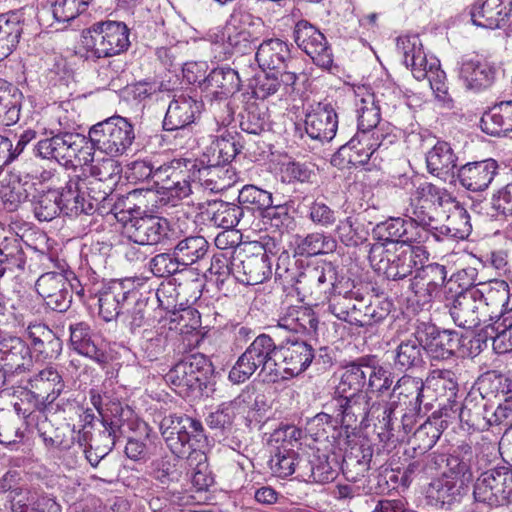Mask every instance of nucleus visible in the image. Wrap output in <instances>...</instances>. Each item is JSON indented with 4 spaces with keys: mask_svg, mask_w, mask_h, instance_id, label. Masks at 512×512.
I'll use <instances>...</instances> for the list:
<instances>
[{
    "mask_svg": "<svg viewBox=\"0 0 512 512\" xmlns=\"http://www.w3.org/2000/svg\"><path fill=\"white\" fill-rule=\"evenodd\" d=\"M278 352L279 345L272 337L264 333L258 335L231 368L229 380L234 384L244 383L260 369L259 375H264L269 382H277L280 375Z\"/></svg>",
    "mask_w": 512,
    "mask_h": 512,
    "instance_id": "nucleus-1",
    "label": "nucleus"
},
{
    "mask_svg": "<svg viewBox=\"0 0 512 512\" xmlns=\"http://www.w3.org/2000/svg\"><path fill=\"white\" fill-rule=\"evenodd\" d=\"M81 45L88 60L117 56L130 46L129 29L123 22H96L82 31Z\"/></svg>",
    "mask_w": 512,
    "mask_h": 512,
    "instance_id": "nucleus-2",
    "label": "nucleus"
},
{
    "mask_svg": "<svg viewBox=\"0 0 512 512\" xmlns=\"http://www.w3.org/2000/svg\"><path fill=\"white\" fill-rule=\"evenodd\" d=\"M397 50L403 55L404 63L411 69L414 78L419 81L427 79L435 96L440 100H446V74L440 68V61L434 56L428 57L423 51L420 39L416 36L399 37Z\"/></svg>",
    "mask_w": 512,
    "mask_h": 512,
    "instance_id": "nucleus-3",
    "label": "nucleus"
},
{
    "mask_svg": "<svg viewBox=\"0 0 512 512\" xmlns=\"http://www.w3.org/2000/svg\"><path fill=\"white\" fill-rule=\"evenodd\" d=\"M425 254L421 246L393 245L388 248L383 243H375L370 247L368 258L379 275L397 281L409 276L418 265L417 259Z\"/></svg>",
    "mask_w": 512,
    "mask_h": 512,
    "instance_id": "nucleus-4",
    "label": "nucleus"
},
{
    "mask_svg": "<svg viewBox=\"0 0 512 512\" xmlns=\"http://www.w3.org/2000/svg\"><path fill=\"white\" fill-rule=\"evenodd\" d=\"M88 136L92 148L117 157L130 149L135 140V130L128 119L117 115L93 125Z\"/></svg>",
    "mask_w": 512,
    "mask_h": 512,
    "instance_id": "nucleus-5",
    "label": "nucleus"
},
{
    "mask_svg": "<svg viewBox=\"0 0 512 512\" xmlns=\"http://www.w3.org/2000/svg\"><path fill=\"white\" fill-rule=\"evenodd\" d=\"M36 291L47 308L56 312H66L72 303V295L84 296V288L72 271H50L41 274L36 283Z\"/></svg>",
    "mask_w": 512,
    "mask_h": 512,
    "instance_id": "nucleus-6",
    "label": "nucleus"
},
{
    "mask_svg": "<svg viewBox=\"0 0 512 512\" xmlns=\"http://www.w3.org/2000/svg\"><path fill=\"white\" fill-rule=\"evenodd\" d=\"M195 160L173 159L157 167L155 172V185L161 195L173 206L192 193V184H195L193 168Z\"/></svg>",
    "mask_w": 512,
    "mask_h": 512,
    "instance_id": "nucleus-7",
    "label": "nucleus"
},
{
    "mask_svg": "<svg viewBox=\"0 0 512 512\" xmlns=\"http://www.w3.org/2000/svg\"><path fill=\"white\" fill-rule=\"evenodd\" d=\"M200 421L187 415L170 414L160 422V432L172 454L183 457L192 449L191 441L201 436Z\"/></svg>",
    "mask_w": 512,
    "mask_h": 512,
    "instance_id": "nucleus-8",
    "label": "nucleus"
},
{
    "mask_svg": "<svg viewBox=\"0 0 512 512\" xmlns=\"http://www.w3.org/2000/svg\"><path fill=\"white\" fill-rule=\"evenodd\" d=\"M249 16L233 15L222 31L210 34L212 44L223 47V53H238L241 56L251 53L258 37L251 31Z\"/></svg>",
    "mask_w": 512,
    "mask_h": 512,
    "instance_id": "nucleus-9",
    "label": "nucleus"
},
{
    "mask_svg": "<svg viewBox=\"0 0 512 512\" xmlns=\"http://www.w3.org/2000/svg\"><path fill=\"white\" fill-rule=\"evenodd\" d=\"M476 501L490 506H502L512 502V470L498 467L483 472L477 479L474 491Z\"/></svg>",
    "mask_w": 512,
    "mask_h": 512,
    "instance_id": "nucleus-10",
    "label": "nucleus"
},
{
    "mask_svg": "<svg viewBox=\"0 0 512 512\" xmlns=\"http://www.w3.org/2000/svg\"><path fill=\"white\" fill-rule=\"evenodd\" d=\"M213 372L209 358L197 353L185 357L166 374V381L177 388L201 390Z\"/></svg>",
    "mask_w": 512,
    "mask_h": 512,
    "instance_id": "nucleus-11",
    "label": "nucleus"
},
{
    "mask_svg": "<svg viewBox=\"0 0 512 512\" xmlns=\"http://www.w3.org/2000/svg\"><path fill=\"white\" fill-rule=\"evenodd\" d=\"M293 40L320 68L330 69L333 54L321 31L305 19L297 21L293 28Z\"/></svg>",
    "mask_w": 512,
    "mask_h": 512,
    "instance_id": "nucleus-12",
    "label": "nucleus"
},
{
    "mask_svg": "<svg viewBox=\"0 0 512 512\" xmlns=\"http://www.w3.org/2000/svg\"><path fill=\"white\" fill-rule=\"evenodd\" d=\"M31 366V349L24 340L16 336L0 340V389L10 377L29 370Z\"/></svg>",
    "mask_w": 512,
    "mask_h": 512,
    "instance_id": "nucleus-13",
    "label": "nucleus"
},
{
    "mask_svg": "<svg viewBox=\"0 0 512 512\" xmlns=\"http://www.w3.org/2000/svg\"><path fill=\"white\" fill-rule=\"evenodd\" d=\"M232 275L245 285H257L269 279L272 275V261L267 249L252 254L240 252L233 256Z\"/></svg>",
    "mask_w": 512,
    "mask_h": 512,
    "instance_id": "nucleus-14",
    "label": "nucleus"
},
{
    "mask_svg": "<svg viewBox=\"0 0 512 512\" xmlns=\"http://www.w3.org/2000/svg\"><path fill=\"white\" fill-rule=\"evenodd\" d=\"M86 144V137L81 134L60 132L40 140L37 144V153L44 159H55L58 163L66 165L79 156Z\"/></svg>",
    "mask_w": 512,
    "mask_h": 512,
    "instance_id": "nucleus-15",
    "label": "nucleus"
},
{
    "mask_svg": "<svg viewBox=\"0 0 512 512\" xmlns=\"http://www.w3.org/2000/svg\"><path fill=\"white\" fill-rule=\"evenodd\" d=\"M417 335H420L424 350L433 359H448L461 346V338L456 331L439 330L433 324L422 323L419 325Z\"/></svg>",
    "mask_w": 512,
    "mask_h": 512,
    "instance_id": "nucleus-16",
    "label": "nucleus"
},
{
    "mask_svg": "<svg viewBox=\"0 0 512 512\" xmlns=\"http://www.w3.org/2000/svg\"><path fill=\"white\" fill-rule=\"evenodd\" d=\"M136 296L137 292L126 289L121 281L108 283L98 293L99 315L106 322L119 319L124 309L135 302Z\"/></svg>",
    "mask_w": 512,
    "mask_h": 512,
    "instance_id": "nucleus-17",
    "label": "nucleus"
},
{
    "mask_svg": "<svg viewBox=\"0 0 512 512\" xmlns=\"http://www.w3.org/2000/svg\"><path fill=\"white\" fill-rule=\"evenodd\" d=\"M338 117L329 103H317L305 116V132L312 139L321 143L330 142L336 135Z\"/></svg>",
    "mask_w": 512,
    "mask_h": 512,
    "instance_id": "nucleus-18",
    "label": "nucleus"
},
{
    "mask_svg": "<svg viewBox=\"0 0 512 512\" xmlns=\"http://www.w3.org/2000/svg\"><path fill=\"white\" fill-rule=\"evenodd\" d=\"M314 358V349L305 341H293L279 345V379L297 376L304 372Z\"/></svg>",
    "mask_w": 512,
    "mask_h": 512,
    "instance_id": "nucleus-19",
    "label": "nucleus"
},
{
    "mask_svg": "<svg viewBox=\"0 0 512 512\" xmlns=\"http://www.w3.org/2000/svg\"><path fill=\"white\" fill-rule=\"evenodd\" d=\"M170 223L156 215H142L127 225L126 233L130 240L142 246L156 245L169 237Z\"/></svg>",
    "mask_w": 512,
    "mask_h": 512,
    "instance_id": "nucleus-20",
    "label": "nucleus"
},
{
    "mask_svg": "<svg viewBox=\"0 0 512 512\" xmlns=\"http://www.w3.org/2000/svg\"><path fill=\"white\" fill-rule=\"evenodd\" d=\"M0 183V199L9 212L17 211L22 204L30 201L36 192V183L30 181L28 176L22 177L15 171H8Z\"/></svg>",
    "mask_w": 512,
    "mask_h": 512,
    "instance_id": "nucleus-21",
    "label": "nucleus"
},
{
    "mask_svg": "<svg viewBox=\"0 0 512 512\" xmlns=\"http://www.w3.org/2000/svg\"><path fill=\"white\" fill-rule=\"evenodd\" d=\"M27 388L37 405H52L64 392L65 383L55 368L46 367L29 379Z\"/></svg>",
    "mask_w": 512,
    "mask_h": 512,
    "instance_id": "nucleus-22",
    "label": "nucleus"
},
{
    "mask_svg": "<svg viewBox=\"0 0 512 512\" xmlns=\"http://www.w3.org/2000/svg\"><path fill=\"white\" fill-rule=\"evenodd\" d=\"M412 222H408L401 217H391L383 222L378 223L373 228V236L384 242L397 245H405L407 243H425L428 242L427 233L414 232Z\"/></svg>",
    "mask_w": 512,
    "mask_h": 512,
    "instance_id": "nucleus-23",
    "label": "nucleus"
},
{
    "mask_svg": "<svg viewBox=\"0 0 512 512\" xmlns=\"http://www.w3.org/2000/svg\"><path fill=\"white\" fill-rule=\"evenodd\" d=\"M487 412L485 406L475 404L472 400H466L462 405L453 401L450 404H444L438 411L433 412V417L435 418L438 413L439 418H445L441 421V424L445 423L446 425L448 420L458 418L469 428L484 430L491 426L488 424L490 415Z\"/></svg>",
    "mask_w": 512,
    "mask_h": 512,
    "instance_id": "nucleus-24",
    "label": "nucleus"
},
{
    "mask_svg": "<svg viewBox=\"0 0 512 512\" xmlns=\"http://www.w3.org/2000/svg\"><path fill=\"white\" fill-rule=\"evenodd\" d=\"M482 294L479 289H470L459 293L449 308L454 323L464 329L477 327L480 322Z\"/></svg>",
    "mask_w": 512,
    "mask_h": 512,
    "instance_id": "nucleus-25",
    "label": "nucleus"
},
{
    "mask_svg": "<svg viewBox=\"0 0 512 512\" xmlns=\"http://www.w3.org/2000/svg\"><path fill=\"white\" fill-rule=\"evenodd\" d=\"M195 184L198 183L204 189L218 193L230 188L237 179L235 171L228 165L213 162L204 166L195 160L193 168Z\"/></svg>",
    "mask_w": 512,
    "mask_h": 512,
    "instance_id": "nucleus-26",
    "label": "nucleus"
},
{
    "mask_svg": "<svg viewBox=\"0 0 512 512\" xmlns=\"http://www.w3.org/2000/svg\"><path fill=\"white\" fill-rule=\"evenodd\" d=\"M241 76L239 71L230 67L213 69L201 83L205 98L226 99L240 90Z\"/></svg>",
    "mask_w": 512,
    "mask_h": 512,
    "instance_id": "nucleus-27",
    "label": "nucleus"
},
{
    "mask_svg": "<svg viewBox=\"0 0 512 512\" xmlns=\"http://www.w3.org/2000/svg\"><path fill=\"white\" fill-rule=\"evenodd\" d=\"M201 107L200 102L188 95L181 94L175 97L167 108L163 120L164 130L174 131L186 128L195 121Z\"/></svg>",
    "mask_w": 512,
    "mask_h": 512,
    "instance_id": "nucleus-28",
    "label": "nucleus"
},
{
    "mask_svg": "<svg viewBox=\"0 0 512 512\" xmlns=\"http://www.w3.org/2000/svg\"><path fill=\"white\" fill-rule=\"evenodd\" d=\"M254 59L263 70L287 68L291 61L290 45L279 38L265 39L258 45Z\"/></svg>",
    "mask_w": 512,
    "mask_h": 512,
    "instance_id": "nucleus-29",
    "label": "nucleus"
},
{
    "mask_svg": "<svg viewBox=\"0 0 512 512\" xmlns=\"http://www.w3.org/2000/svg\"><path fill=\"white\" fill-rule=\"evenodd\" d=\"M497 163L493 159L467 163L458 170V179L463 187L471 191H483L496 174Z\"/></svg>",
    "mask_w": 512,
    "mask_h": 512,
    "instance_id": "nucleus-30",
    "label": "nucleus"
},
{
    "mask_svg": "<svg viewBox=\"0 0 512 512\" xmlns=\"http://www.w3.org/2000/svg\"><path fill=\"white\" fill-rule=\"evenodd\" d=\"M336 281V269L330 262H319L306 265L299 273L297 284L302 289H310L311 293L326 292Z\"/></svg>",
    "mask_w": 512,
    "mask_h": 512,
    "instance_id": "nucleus-31",
    "label": "nucleus"
},
{
    "mask_svg": "<svg viewBox=\"0 0 512 512\" xmlns=\"http://www.w3.org/2000/svg\"><path fill=\"white\" fill-rule=\"evenodd\" d=\"M84 182L81 176L70 178L69 181L59 190L61 213L69 217H76L80 214H92L93 207L87 204L84 194Z\"/></svg>",
    "mask_w": 512,
    "mask_h": 512,
    "instance_id": "nucleus-32",
    "label": "nucleus"
},
{
    "mask_svg": "<svg viewBox=\"0 0 512 512\" xmlns=\"http://www.w3.org/2000/svg\"><path fill=\"white\" fill-rule=\"evenodd\" d=\"M368 393H360L351 397H334L330 403L334 412L340 417L341 426L346 429L357 422H366Z\"/></svg>",
    "mask_w": 512,
    "mask_h": 512,
    "instance_id": "nucleus-33",
    "label": "nucleus"
},
{
    "mask_svg": "<svg viewBox=\"0 0 512 512\" xmlns=\"http://www.w3.org/2000/svg\"><path fill=\"white\" fill-rule=\"evenodd\" d=\"M338 159L347 164L358 166L367 164L369 160L375 163L377 156L369 138L365 136V133L357 131L353 138L338 149L333 162L336 163Z\"/></svg>",
    "mask_w": 512,
    "mask_h": 512,
    "instance_id": "nucleus-34",
    "label": "nucleus"
},
{
    "mask_svg": "<svg viewBox=\"0 0 512 512\" xmlns=\"http://www.w3.org/2000/svg\"><path fill=\"white\" fill-rule=\"evenodd\" d=\"M27 334L31 340V351L39 360L57 358L62 351V342L53 331L43 324L29 325Z\"/></svg>",
    "mask_w": 512,
    "mask_h": 512,
    "instance_id": "nucleus-35",
    "label": "nucleus"
},
{
    "mask_svg": "<svg viewBox=\"0 0 512 512\" xmlns=\"http://www.w3.org/2000/svg\"><path fill=\"white\" fill-rule=\"evenodd\" d=\"M415 269L416 274L410 284L413 292L419 295L426 294L429 297L436 295L446 281V267L438 263H430Z\"/></svg>",
    "mask_w": 512,
    "mask_h": 512,
    "instance_id": "nucleus-36",
    "label": "nucleus"
},
{
    "mask_svg": "<svg viewBox=\"0 0 512 512\" xmlns=\"http://www.w3.org/2000/svg\"><path fill=\"white\" fill-rule=\"evenodd\" d=\"M354 106L357 114V131L363 132L381 122L380 99L370 90L358 88L355 91Z\"/></svg>",
    "mask_w": 512,
    "mask_h": 512,
    "instance_id": "nucleus-37",
    "label": "nucleus"
},
{
    "mask_svg": "<svg viewBox=\"0 0 512 512\" xmlns=\"http://www.w3.org/2000/svg\"><path fill=\"white\" fill-rule=\"evenodd\" d=\"M70 342L75 351L84 355L98 364H106L108 356L95 342L90 326L85 322L71 324Z\"/></svg>",
    "mask_w": 512,
    "mask_h": 512,
    "instance_id": "nucleus-38",
    "label": "nucleus"
},
{
    "mask_svg": "<svg viewBox=\"0 0 512 512\" xmlns=\"http://www.w3.org/2000/svg\"><path fill=\"white\" fill-rule=\"evenodd\" d=\"M424 383L422 379L411 376L401 377L393 387L390 400H396L397 405H405L412 414H419L422 403Z\"/></svg>",
    "mask_w": 512,
    "mask_h": 512,
    "instance_id": "nucleus-39",
    "label": "nucleus"
},
{
    "mask_svg": "<svg viewBox=\"0 0 512 512\" xmlns=\"http://www.w3.org/2000/svg\"><path fill=\"white\" fill-rule=\"evenodd\" d=\"M252 213L243 206L221 202L213 212L211 222L225 230H233L239 226V230H247L251 226Z\"/></svg>",
    "mask_w": 512,
    "mask_h": 512,
    "instance_id": "nucleus-40",
    "label": "nucleus"
},
{
    "mask_svg": "<svg viewBox=\"0 0 512 512\" xmlns=\"http://www.w3.org/2000/svg\"><path fill=\"white\" fill-rule=\"evenodd\" d=\"M510 10L503 0H483L475 3L470 11L471 20L478 27L495 29L506 20Z\"/></svg>",
    "mask_w": 512,
    "mask_h": 512,
    "instance_id": "nucleus-41",
    "label": "nucleus"
},
{
    "mask_svg": "<svg viewBox=\"0 0 512 512\" xmlns=\"http://www.w3.org/2000/svg\"><path fill=\"white\" fill-rule=\"evenodd\" d=\"M480 127L484 133L495 137L512 131V101L501 102L485 112Z\"/></svg>",
    "mask_w": 512,
    "mask_h": 512,
    "instance_id": "nucleus-42",
    "label": "nucleus"
},
{
    "mask_svg": "<svg viewBox=\"0 0 512 512\" xmlns=\"http://www.w3.org/2000/svg\"><path fill=\"white\" fill-rule=\"evenodd\" d=\"M460 78L468 89L479 91L489 87L495 78V70L487 62L475 58L463 59Z\"/></svg>",
    "mask_w": 512,
    "mask_h": 512,
    "instance_id": "nucleus-43",
    "label": "nucleus"
},
{
    "mask_svg": "<svg viewBox=\"0 0 512 512\" xmlns=\"http://www.w3.org/2000/svg\"><path fill=\"white\" fill-rule=\"evenodd\" d=\"M22 101L20 89L0 78V124L11 126L19 121Z\"/></svg>",
    "mask_w": 512,
    "mask_h": 512,
    "instance_id": "nucleus-44",
    "label": "nucleus"
},
{
    "mask_svg": "<svg viewBox=\"0 0 512 512\" xmlns=\"http://www.w3.org/2000/svg\"><path fill=\"white\" fill-rule=\"evenodd\" d=\"M490 321L484 329L486 338L493 340L496 349L512 351V308L495 316L490 315Z\"/></svg>",
    "mask_w": 512,
    "mask_h": 512,
    "instance_id": "nucleus-45",
    "label": "nucleus"
},
{
    "mask_svg": "<svg viewBox=\"0 0 512 512\" xmlns=\"http://www.w3.org/2000/svg\"><path fill=\"white\" fill-rule=\"evenodd\" d=\"M447 222L434 231L435 241H443L446 238L463 240L468 238L472 231L470 216L458 203L454 205V210L448 215Z\"/></svg>",
    "mask_w": 512,
    "mask_h": 512,
    "instance_id": "nucleus-46",
    "label": "nucleus"
},
{
    "mask_svg": "<svg viewBox=\"0 0 512 512\" xmlns=\"http://www.w3.org/2000/svg\"><path fill=\"white\" fill-rule=\"evenodd\" d=\"M367 381L363 370L362 359L352 362L344 368L340 381L335 388L334 397H351L360 393H368L364 390Z\"/></svg>",
    "mask_w": 512,
    "mask_h": 512,
    "instance_id": "nucleus-47",
    "label": "nucleus"
},
{
    "mask_svg": "<svg viewBox=\"0 0 512 512\" xmlns=\"http://www.w3.org/2000/svg\"><path fill=\"white\" fill-rule=\"evenodd\" d=\"M457 157L447 142H437L426 155L428 171L440 178H446L456 167Z\"/></svg>",
    "mask_w": 512,
    "mask_h": 512,
    "instance_id": "nucleus-48",
    "label": "nucleus"
},
{
    "mask_svg": "<svg viewBox=\"0 0 512 512\" xmlns=\"http://www.w3.org/2000/svg\"><path fill=\"white\" fill-rule=\"evenodd\" d=\"M26 259L18 238H5L0 244V278L16 275L24 269Z\"/></svg>",
    "mask_w": 512,
    "mask_h": 512,
    "instance_id": "nucleus-49",
    "label": "nucleus"
},
{
    "mask_svg": "<svg viewBox=\"0 0 512 512\" xmlns=\"http://www.w3.org/2000/svg\"><path fill=\"white\" fill-rule=\"evenodd\" d=\"M318 324L314 311L306 307L290 308L279 320V327L295 333L315 334Z\"/></svg>",
    "mask_w": 512,
    "mask_h": 512,
    "instance_id": "nucleus-50",
    "label": "nucleus"
},
{
    "mask_svg": "<svg viewBox=\"0 0 512 512\" xmlns=\"http://www.w3.org/2000/svg\"><path fill=\"white\" fill-rule=\"evenodd\" d=\"M59 190H38L30 199L35 218L40 222H49L61 214Z\"/></svg>",
    "mask_w": 512,
    "mask_h": 512,
    "instance_id": "nucleus-51",
    "label": "nucleus"
},
{
    "mask_svg": "<svg viewBox=\"0 0 512 512\" xmlns=\"http://www.w3.org/2000/svg\"><path fill=\"white\" fill-rule=\"evenodd\" d=\"M254 394L252 390H244L230 403L220 405L216 411L207 416V425L211 429L221 431L229 429L235 417L234 409L242 404H249L253 400Z\"/></svg>",
    "mask_w": 512,
    "mask_h": 512,
    "instance_id": "nucleus-52",
    "label": "nucleus"
},
{
    "mask_svg": "<svg viewBox=\"0 0 512 512\" xmlns=\"http://www.w3.org/2000/svg\"><path fill=\"white\" fill-rule=\"evenodd\" d=\"M423 350L424 345L417 335L401 341L395 350L394 364L400 370H408L415 368L423 363Z\"/></svg>",
    "mask_w": 512,
    "mask_h": 512,
    "instance_id": "nucleus-53",
    "label": "nucleus"
},
{
    "mask_svg": "<svg viewBox=\"0 0 512 512\" xmlns=\"http://www.w3.org/2000/svg\"><path fill=\"white\" fill-rule=\"evenodd\" d=\"M142 196V191L133 190L126 196L118 198L110 205L109 212L113 213L117 221L122 222L125 229L132 220L141 217L145 213V205L138 203Z\"/></svg>",
    "mask_w": 512,
    "mask_h": 512,
    "instance_id": "nucleus-54",
    "label": "nucleus"
},
{
    "mask_svg": "<svg viewBox=\"0 0 512 512\" xmlns=\"http://www.w3.org/2000/svg\"><path fill=\"white\" fill-rule=\"evenodd\" d=\"M102 424L104 429L99 432V440H103V445H98L97 440H91L95 457H92V459L89 457V463L93 467H96L110 453L115 445V439L122 434L120 418L108 419L107 416H103Z\"/></svg>",
    "mask_w": 512,
    "mask_h": 512,
    "instance_id": "nucleus-55",
    "label": "nucleus"
},
{
    "mask_svg": "<svg viewBox=\"0 0 512 512\" xmlns=\"http://www.w3.org/2000/svg\"><path fill=\"white\" fill-rule=\"evenodd\" d=\"M466 487L463 481L451 478V476L445 472L441 478L431 484L429 496L442 506H450L460 499Z\"/></svg>",
    "mask_w": 512,
    "mask_h": 512,
    "instance_id": "nucleus-56",
    "label": "nucleus"
},
{
    "mask_svg": "<svg viewBox=\"0 0 512 512\" xmlns=\"http://www.w3.org/2000/svg\"><path fill=\"white\" fill-rule=\"evenodd\" d=\"M209 249L208 241L200 235L187 236L176 244L174 254L181 265H192L202 260Z\"/></svg>",
    "mask_w": 512,
    "mask_h": 512,
    "instance_id": "nucleus-57",
    "label": "nucleus"
},
{
    "mask_svg": "<svg viewBox=\"0 0 512 512\" xmlns=\"http://www.w3.org/2000/svg\"><path fill=\"white\" fill-rule=\"evenodd\" d=\"M447 467L449 476L463 481L466 486L473 480L474 470L480 469L478 458L470 447L466 448L460 457H448Z\"/></svg>",
    "mask_w": 512,
    "mask_h": 512,
    "instance_id": "nucleus-58",
    "label": "nucleus"
},
{
    "mask_svg": "<svg viewBox=\"0 0 512 512\" xmlns=\"http://www.w3.org/2000/svg\"><path fill=\"white\" fill-rule=\"evenodd\" d=\"M336 248V240L321 232L309 233L296 241V252L300 256L328 254L334 252Z\"/></svg>",
    "mask_w": 512,
    "mask_h": 512,
    "instance_id": "nucleus-59",
    "label": "nucleus"
},
{
    "mask_svg": "<svg viewBox=\"0 0 512 512\" xmlns=\"http://www.w3.org/2000/svg\"><path fill=\"white\" fill-rule=\"evenodd\" d=\"M431 205L415 199L412 195L411 203L406 209V215L409 217L408 222H412L413 227H416L414 232L427 233L428 241L430 238L434 239V231L438 229L435 225L436 220L430 212Z\"/></svg>",
    "mask_w": 512,
    "mask_h": 512,
    "instance_id": "nucleus-60",
    "label": "nucleus"
},
{
    "mask_svg": "<svg viewBox=\"0 0 512 512\" xmlns=\"http://www.w3.org/2000/svg\"><path fill=\"white\" fill-rule=\"evenodd\" d=\"M363 370L365 372L366 385L371 392L383 393L388 391L393 384L392 373L381 366L374 358L362 357Z\"/></svg>",
    "mask_w": 512,
    "mask_h": 512,
    "instance_id": "nucleus-61",
    "label": "nucleus"
},
{
    "mask_svg": "<svg viewBox=\"0 0 512 512\" xmlns=\"http://www.w3.org/2000/svg\"><path fill=\"white\" fill-rule=\"evenodd\" d=\"M92 0H50V12L58 23H68L84 13Z\"/></svg>",
    "mask_w": 512,
    "mask_h": 512,
    "instance_id": "nucleus-62",
    "label": "nucleus"
},
{
    "mask_svg": "<svg viewBox=\"0 0 512 512\" xmlns=\"http://www.w3.org/2000/svg\"><path fill=\"white\" fill-rule=\"evenodd\" d=\"M242 146L236 140V137L225 132L217 137L210 146V153L213 161L222 165H228L240 152Z\"/></svg>",
    "mask_w": 512,
    "mask_h": 512,
    "instance_id": "nucleus-63",
    "label": "nucleus"
},
{
    "mask_svg": "<svg viewBox=\"0 0 512 512\" xmlns=\"http://www.w3.org/2000/svg\"><path fill=\"white\" fill-rule=\"evenodd\" d=\"M167 339L155 329H144L138 341L140 354L149 362L155 361L164 352Z\"/></svg>",
    "mask_w": 512,
    "mask_h": 512,
    "instance_id": "nucleus-64",
    "label": "nucleus"
}]
</instances>
